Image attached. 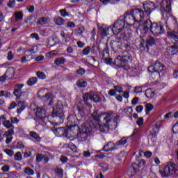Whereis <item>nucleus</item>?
Segmentation results:
<instances>
[{
  "mask_svg": "<svg viewBox=\"0 0 178 178\" xmlns=\"http://www.w3.org/2000/svg\"><path fill=\"white\" fill-rule=\"evenodd\" d=\"M136 44L138 45H154L155 44V38L152 36H148V38L145 40L144 37L140 36L137 38L135 40Z\"/></svg>",
  "mask_w": 178,
  "mask_h": 178,
  "instance_id": "12",
  "label": "nucleus"
},
{
  "mask_svg": "<svg viewBox=\"0 0 178 178\" xmlns=\"http://www.w3.org/2000/svg\"><path fill=\"white\" fill-rule=\"evenodd\" d=\"M5 74L7 76L8 80H10V79H13V76H15V68L9 67L6 70Z\"/></svg>",
  "mask_w": 178,
  "mask_h": 178,
  "instance_id": "25",
  "label": "nucleus"
},
{
  "mask_svg": "<svg viewBox=\"0 0 178 178\" xmlns=\"http://www.w3.org/2000/svg\"><path fill=\"white\" fill-rule=\"evenodd\" d=\"M16 106H17V104H16V102H13L10 104V106L8 107L9 111L12 110V109H15V108H16Z\"/></svg>",
  "mask_w": 178,
  "mask_h": 178,
  "instance_id": "62",
  "label": "nucleus"
},
{
  "mask_svg": "<svg viewBox=\"0 0 178 178\" xmlns=\"http://www.w3.org/2000/svg\"><path fill=\"white\" fill-rule=\"evenodd\" d=\"M168 35L174 40H172V44L174 45H177L178 44V29L177 31H169L168 32Z\"/></svg>",
  "mask_w": 178,
  "mask_h": 178,
  "instance_id": "20",
  "label": "nucleus"
},
{
  "mask_svg": "<svg viewBox=\"0 0 178 178\" xmlns=\"http://www.w3.org/2000/svg\"><path fill=\"white\" fill-rule=\"evenodd\" d=\"M159 173L161 177H169L170 176H178V167L175 163L170 161L167 163L161 170Z\"/></svg>",
  "mask_w": 178,
  "mask_h": 178,
  "instance_id": "6",
  "label": "nucleus"
},
{
  "mask_svg": "<svg viewBox=\"0 0 178 178\" xmlns=\"http://www.w3.org/2000/svg\"><path fill=\"white\" fill-rule=\"evenodd\" d=\"M86 31V29L84 27H79L78 29L74 30V34L77 37H80V35H83V33Z\"/></svg>",
  "mask_w": 178,
  "mask_h": 178,
  "instance_id": "35",
  "label": "nucleus"
},
{
  "mask_svg": "<svg viewBox=\"0 0 178 178\" xmlns=\"http://www.w3.org/2000/svg\"><path fill=\"white\" fill-rule=\"evenodd\" d=\"M155 3L151 1H147L143 3V10L147 14V17H150L151 13L155 12Z\"/></svg>",
  "mask_w": 178,
  "mask_h": 178,
  "instance_id": "14",
  "label": "nucleus"
},
{
  "mask_svg": "<svg viewBox=\"0 0 178 178\" xmlns=\"http://www.w3.org/2000/svg\"><path fill=\"white\" fill-rule=\"evenodd\" d=\"M112 49L114 51V52H122V51H125L126 49H128L130 51V46L129 45H114L112 46Z\"/></svg>",
  "mask_w": 178,
  "mask_h": 178,
  "instance_id": "22",
  "label": "nucleus"
},
{
  "mask_svg": "<svg viewBox=\"0 0 178 178\" xmlns=\"http://www.w3.org/2000/svg\"><path fill=\"white\" fill-rule=\"evenodd\" d=\"M60 15H61L62 17H70L72 15L66 10V9H61L59 10Z\"/></svg>",
  "mask_w": 178,
  "mask_h": 178,
  "instance_id": "37",
  "label": "nucleus"
},
{
  "mask_svg": "<svg viewBox=\"0 0 178 178\" xmlns=\"http://www.w3.org/2000/svg\"><path fill=\"white\" fill-rule=\"evenodd\" d=\"M23 19V12L18 11L15 13V22Z\"/></svg>",
  "mask_w": 178,
  "mask_h": 178,
  "instance_id": "42",
  "label": "nucleus"
},
{
  "mask_svg": "<svg viewBox=\"0 0 178 178\" xmlns=\"http://www.w3.org/2000/svg\"><path fill=\"white\" fill-rule=\"evenodd\" d=\"M23 87H24V84L23 83L17 84L14 88V92H13L14 95L17 96L19 95V92L22 91V88H23Z\"/></svg>",
  "mask_w": 178,
  "mask_h": 178,
  "instance_id": "28",
  "label": "nucleus"
},
{
  "mask_svg": "<svg viewBox=\"0 0 178 178\" xmlns=\"http://www.w3.org/2000/svg\"><path fill=\"white\" fill-rule=\"evenodd\" d=\"M113 27H115V24H113V26H100L98 28V31L102 35V37H108L109 35V31H112L114 35H118L119 33H120V30H118V33H115V31H113Z\"/></svg>",
  "mask_w": 178,
  "mask_h": 178,
  "instance_id": "13",
  "label": "nucleus"
},
{
  "mask_svg": "<svg viewBox=\"0 0 178 178\" xmlns=\"http://www.w3.org/2000/svg\"><path fill=\"white\" fill-rule=\"evenodd\" d=\"M150 19H147L145 21V22L142 24H139L137 27V32L140 33V34H143V35L147 34L148 33V31L150 30Z\"/></svg>",
  "mask_w": 178,
  "mask_h": 178,
  "instance_id": "15",
  "label": "nucleus"
},
{
  "mask_svg": "<svg viewBox=\"0 0 178 178\" xmlns=\"http://www.w3.org/2000/svg\"><path fill=\"white\" fill-rule=\"evenodd\" d=\"M76 86L78 87H82V88L87 87V81H85L83 79L79 80L76 81Z\"/></svg>",
  "mask_w": 178,
  "mask_h": 178,
  "instance_id": "43",
  "label": "nucleus"
},
{
  "mask_svg": "<svg viewBox=\"0 0 178 178\" xmlns=\"http://www.w3.org/2000/svg\"><path fill=\"white\" fill-rule=\"evenodd\" d=\"M54 63L56 65H63L65 63V58H58L54 60Z\"/></svg>",
  "mask_w": 178,
  "mask_h": 178,
  "instance_id": "46",
  "label": "nucleus"
},
{
  "mask_svg": "<svg viewBox=\"0 0 178 178\" xmlns=\"http://www.w3.org/2000/svg\"><path fill=\"white\" fill-rule=\"evenodd\" d=\"M31 38H35L37 41H38V40H40V36L38 35V33H31L30 35Z\"/></svg>",
  "mask_w": 178,
  "mask_h": 178,
  "instance_id": "60",
  "label": "nucleus"
},
{
  "mask_svg": "<svg viewBox=\"0 0 178 178\" xmlns=\"http://www.w3.org/2000/svg\"><path fill=\"white\" fill-rule=\"evenodd\" d=\"M107 42H110V45H118V44H119V42H120V41H119V39H116V38H108L107 40Z\"/></svg>",
  "mask_w": 178,
  "mask_h": 178,
  "instance_id": "38",
  "label": "nucleus"
},
{
  "mask_svg": "<svg viewBox=\"0 0 178 178\" xmlns=\"http://www.w3.org/2000/svg\"><path fill=\"white\" fill-rule=\"evenodd\" d=\"M130 137H122L120 140L116 142L117 147H119L120 145H125V144H127V140H129Z\"/></svg>",
  "mask_w": 178,
  "mask_h": 178,
  "instance_id": "31",
  "label": "nucleus"
},
{
  "mask_svg": "<svg viewBox=\"0 0 178 178\" xmlns=\"http://www.w3.org/2000/svg\"><path fill=\"white\" fill-rule=\"evenodd\" d=\"M168 35L174 40H172V44L174 45H177L178 44V29L177 31H169L168 32Z\"/></svg>",
  "mask_w": 178,
  "mask_h": 178,
  "instance_id": "21",
  "label": "nucleus"
},
{
  "mask_svg": "<svg viewBox=\"0 0 178 178\" xmlns=\"http://www.w3.org/2000/svg\"><path fill=\"white\" fill-rule=\"evenodd\" d=\"M93 101V102H101L102 99L98 95H95L94 93H92L91 100Z\"/></svg>",
  "mask_w": 178,
  "mask_h": 178,
  "instance_id": "41",
  "label": "nucleus"
},
{
  "mask_svg": "<svg viewBox=\"0 0 178 178\" xmlns=\"http://www.w3.org/2000/svg\"><path fill=\"white\" fill-rule=\"evenodd\" d=\"M38 24L40 26H44V24H48V17H41L38 19Z\"/></svg>",
  "mask_w": 178,
  "mask_h": 178,
  "instance_id": "34",
  "label": "nucleus"
},
{
  "mask_svg": "<svg viewBox=\"0 0 178 178\" xmlns=\"http://www.w3.org/2000/svg\"><path fill=\"white\" fill-rule=\"evenodd\" d=\"M115 149H118V145L113 142H109L102 148V151H105V152H111L115 151Z\"/></svg>",
  "mask_w": 178,
  "mask_h": 178,
  "instance_id": "19",
  "label": "nucleus"
},
{
  "mask_svg": "<svg viewBox=\"0 0 178 178\" xmlns=\"http://www.w3.org/2000/svg\"><path fill=\"white\" fill-rule=\"evenodd\" d=\"M130 28L127 27V29H122L120 31V33L115 35H120L119 40L120 41H126L128 43H125L124 45H133V43H130V40H131V33H127L125 31H129Z\"/></svg>",
  "mask_w": 178,
  "mask_h": 178,
  "instance_id": "10",
  "label": "nucleus"
},
{
  "mask_svg": "<svg viewBox=\"0 0 178 178\" xmlns=\"http://www.w3.org/2000/svg\"><path fill=\"white\" fill-rule=\"evenodd\" d=\"M149 26L150 31L155 37L165 34V28H163V24L162 22H152L150 19Z\"/></svg>",
  "mask_w": 178,
  "mask_h": 178,
  "instance_id": "8",
  "label": "nucleus"
},
{
  "mask_svg": "<svg viewBox=\"0 0 178 178\" xmlns=\"http://www.w3.org/2000/svg\"><path fill=\"white\" fill-rule=\"evenodd\" d=\"M167 51L170 55H175V54H177V52H178V47L177 46H169L167 48Z\"/></svg>",
  "mask_w": 178,
  "mask_h": 178,
  "instance_id": "26",
  "label": "nucleus"
},
{
  "mask_svg": "<svg viewBox=\"0 0 178 178\" xmlns=\"http://www.w3.org/2000/svg\"><path fill=\"white\" fill-rule=\"evenodd\" d=\"M136 18L133 10L127 11L123 16H121L118 20L114 22L113 30L115 34H118L119 33L118 30L121 31L122 29L130 28L134 24H136Z\"/></svg>",
  "mask_w": 178,
  "mask_h": 178,
  "instance_id": "3",
  "label": "nucleus"
},
{
  "mask_svg": "<svg viewBox=\"0 0 178 178\" xmlns=\"http://www.w3.org/2000/svg\"><path fill=\"white\" fill-rule=\"evenodd\" d=\"M18 105L21 106V108L17 110V113H18V115H20V113H22L23 111L26 109V106H27V103H26V102H19Z\"/></svg>",
  "mask_w": 178,
  "mask_h": 178,
  "instance_id": "27",
  "label": "nucleus"
},
{
  "mask_svg": "<svg viewBox=\"0 0 178 178\" xmlns=\"http://www.w3.org/2000/svg\"><path fill=\"white\" fill-rule=\"evenodd\" d=\"M33 52V50H29L25 51V56L22 58L21 63H26L27 62V58L29 56H31V54Z\"/></svg>",
  "mask_w": 178,
  "mask_h": 178,
  "instance_id": "32",
  "label": "nucleus"
},
{
  "mask_svg": "<svg viewBox=\"0 0 178 178\" xmlns=\"http://www.w3.org/2000/svg\"><path fill=\"white\" fill-rule=\"evenodd\" d=\"M165 70V65L163 64L156 61L154 65H151L148 67V72L152 73V77L153 79H159L161 77V73Z\"/></svg>",
  "mask_w": 178,
  "mask_h": 178,
  "instance_id": "7",
  "label": "nucleus"
},
{
  "mask_svg": "<svg viewBox=\"0 0 178 178\" xmlns=\"http://www.w3.org/2000/svg\"><path fill=\"white\" fill-rule=\"evenodd\" d=\"M4 152H6V154H7V155H8V156H13V155L15 154L13 150L9 149H5Z\"/></svg>",
  "mask_w": 178,
  "mask_h": 178,
  "instance_id": "57",
  "label": "nucleus"
},
{
  "mask_svg": "<svg viewBox=\"0 0 178 178\" xmlns=\"http://www.w3.org/2000/svg\"><path fill=\"white\" fill-rule=\"evenodd\" d=\"M90 51L91 48L88 46L85 49L83 50V55H88Z\"/></svg>",
  "mask_w": 178,
  "mask_h": 178,
  "instance_id": "59",
  "label": "nucleus"
},
{
  "mask_svg": "<svg viewBox=\"0 0 178 178\" xmlns=\"http://www.w3.org/2000/svg\"><path fill=\"white\" fill-rule=\"evenodd\" d=\"M69 133L70 134H72V131H68V133H66L65 136L70 141H74V140H76V137L77 138H81L82 141H84V140L87 138V134L91 133V126H90L88 122L83 124L82 133L80 132L79 134H77V136H76V134H72L71 136H70Z\"/></svg>",
  "mask_w": 178,
  "mask_h": 178,
  "instance_id": "5",
  "label": "nucleus"
},
{
  "mask_svg": "<svg viewBox=\"0 0 178 178\" xmlns=\"http://www.w3.org/2000/svg\"><path fill=\"white\" fill-rule=\"evenodd\" d=\"M74 27H76V24H74V22H67V24L65 26L66 29H74Z\"/></svg>",
  "mask_w": 178,
  "mask_h": 178,
  "instance_id": "49",
  "label": "nucleus"
},
{
  "mask_svg": "<svg viewBox=\"0 0 178 178\" xmlns=\"http://www.w3.org/2000/svg\"><path fill=\"white\" fill-rule=\"evenodd\" d=\"M35 8L34 7V6H28L26 7V10H28V12L29 13H33L35 10Z\"/></svg>",
  "mask_w": 178,
  "mask_h": 178,
  "instance_id": "55",
  "label": "nucleus"
},
{
  "mask_svg": "<svg viewBox=\"0 0 178 178\" xmlns=\"http://www.w3.org/2000/svg\"><path fill=\"white\" fill-rule=\"evenodd\" d=\"M145 95L147 98H152V97L155 95V92H154V91H152L151 89H147L145 90Z\"/></svg>",
  "mask_w": 178,
  "mask_h": 178,
  "instance_id": "40",
  "label": "nucleus"
},
{
  "mask_svg": "<svg viewBox=\"0 0 178 178\" xmlns=\"http://www.w3.org/2000/svg\"><path fill=\"white\" fill-rule=\"evenodd\" d=\"M24 172L29 176H33V175H34V170H33V169L30 168L29 167L25 168Z\"/></svg>",
  "mask_w": 178,
  "mask_h": 178,
  "instance_id": "45",
  "label": "nucleus"
},
{
  "mask_svg": "<svg viewBox=\"0 0 178 178\" xmlns=\"http://www.w3.org/2000/svg\"><path fill=\"white\" fill-rule=\"evenodd\" d=\"M17 97V99H27V97H29V90L26 92H22L19 95L18 94Z\"/></svg>",
  "mask_w": 178,
  "mask_h": 178,
  "instance_id": "30",
  "label": "nucleus"
},
{
  "mask_svg": "<svg viewBox=\"0 0 178 178\" xmlns=\"http://www.w3.org/2000/svg\"><path fill=\"white\" fill-rule=\"evenodd\" d=\"M3 125L4 127L6 129H11L8 131L6 132L5 135L9 137V136H13L14 134V131H13V124L10 123V121L6 120V118L4 117V120L3 121Z\"/></svg>",
  "mask_w": 178,
  "mask_h": 178,
  "instance_id": "17",
  "label": "nucleus"
},
{
  "mask_svg": "<svg viewBox=\"0 0 178 178\" xmlns=\"http://www.w3.org/2000/svg\"><path fill=\"white\" fill-rule=\"evenodd\" d=\"M114 90L115 91V92H123V88H122V86H114Z\"/></svg>",
  "mask_w": 178,
  "mask_h": 178,
  "instance_id": "53",
  "label": "nucleus"
},
{
  "mask_svg": "<svg viewBox=\"0 0 178 178\" xmlns=\"http://www.w3.org/2000/svg\"><path fill=\"white\" fill-rule=\"evenodd\" d=\"M132 12L135 17L136 23L140 24V22H142L145 16H148V14L142 8H134L132 10Z\"/></svg>",
  "mask_w": 178,
  "mask_h": 178,
  "instance_id": "11",
  "label": "nucleus"
},
{
  "mask_svg": "<svg viewBox=\"0 0 178 178\" xmlns=\"http://www.w3.org/2000/svg\"><path fill=\"white\" fill-rule=\"evenodd\" d=\"M90 35H91L90 40L95 41V36L97 35V31L95 28H93L92 31L90 33Z\"/></svg>",
  "mask_w": 178,
  "mask_h": 178,
  "instance_id": "51",
  "label": "nucleus"
},
{
  "mask_svg": "<svg viewBox=\"0 0 178 178\" xmlns=\"http://www.w3.org/2000/svg\"><path fill=\"white\" fill-rule=\"evenodd\" d=\"M173 133H178V122L172 127Z\"/></svg>",
  "mask_w": 178,
  "mask_h": 178,
  "instance_id": "63",
  "label": "nucleus"
},
{
  "mask_svg": "<svg viewBox=\"0 0 178 178\" xmlns=\"http://www.w3.org/2000/svg\"><path fill=\"white\" fill-rule=\"evenodd\" d=\"M136 124L139 127L143 126V124H144V118H138V120L136 121Z\"/></svg>",
  "mask_w": 178,
  "mask_h": 178,
  "instance_id": "58",
  "label": "nucleus"
},
{
  "mask_svg": "<svg viewBox=\"0 0 178 178\" xmlns=\"http://www.w3.org/2000/svg\"><path fill=\"white\" fill-rule=\"evenodd\" d=\"M145 109L146 115H149V112L154 109V106L151 104H147L145 105Z\"/></svg>",
  "mask_w": 178,
  "mask_h": 178,
  "instance_id": "44",
  "label": "nucleus"
},
{
  "mask_svg": "<svg viewBox=\"0 0 178 178\" xmlns=\"http://www.w3.org/2000/svg\"><path fill=\"white\" fill-rule=\"evenodd\" d=\"M104 125H101V124H98L97 125V129H99V131H101L102 133H105L106 131H108V129H106V125L105 124V122H104Z\"/></svg>",
  "mask_w": 178,
  "mask_h": 178,
  "instance_id": "36",
  "label": "nucleus"
},
{
  "mask_svg": "<svg viewBox=\"0 0 178 178\" xmlns=\"http://www.w3.org/2000/svg\"><path fill=\"white\" fill-rule=\"evenodd\" d=\"M102 55L104 63L106 65H111V63H112V58H109V54H108L106 51H104Z\"/></svg>",
  "mask_w": 178,
  "mask_h": 178,
  "instance_id": "24",
  "label": "nucleus"
},
{
  "mask_svg": "<svg viewBox=\"0 0 178 178\" xmlns=\"http://www.w3.org/2000/svg\"><path fill=\"white\" fill-rule=\"evenodd\" d=\"M67 108V104H62V102H57L56 106L53 107V112L51 115L47 116V110L44 107H39L36 108L35 115L39 120H49L51 118L58 120L59 123H63V119H65L64 110Z\"/></svg>",
  "mask_w": 178,
  "mask_h": 178,
  "instance_id": "1",
  "label": "nucleus"
},
{
  "mask_svg": "<svg viewBox=\"0 0 178 178\" xmlns=\"http://www.w3.org/2000/svg\"><path fill=\"white\" fill-rule=\"evenodd\" d=\"M37 81L38 79L36 77H32L27 81V84L28 86H30L31 87L33 86H35V84H37Z\"/></svg>",
  "mask_w": 178,
  "mask_h": 178,
  "instance_id": "39",
  "label": "nucleus"
},
{
  "mask_svg": "<svg viewBox=\"0 0 178 178\" xmlns=\"http://www.w3.org/2000/svg\"><path fill=\"white\" fill-rule=\"evenodd\" d=\"M55 172L57 176H58V177H63V170H62L61 168H57L55 169Z\"/></svg>",
  "mask_w": 178,
  "mask_h": 178,
  "instance_id": "48",
  "label": "nucleus"
},
{
  "mask_svg": "<svg viewBox=\"0 0 178 178\" xmlns=\"http://www.w3.org/2000/svg\"><path fill=\"white\" fill-rule=\"evenodd\" d=\"M131 60H133V57L131 56V54H130L127 51L124 50L122 51V55L118 56L115 59L114 62L115 65H121V66H123V65L130 63Z\"/></svg>",
  "mask_w": 178,
  "mask_h": 178,
  "instance_id": "9",
  "label": "nucleus"
},
{
  "mask_svg": "<svg viewBox=\"0 0 178 178\" xmlns=\"http://www.w3.org/2000/svg\"><path fill=\"white\" fill-rule=\"evenodd\" d=\"M163 7L160 8L163 17H165V14L169 15L172 12V1L170 0H165L163 1Z\"/></svg>",
  "mask_w": 178,
  "mask_h": 178,
  "instance_id": "16",
  "label": "nucleus"
},
{
  "mask_svg": "<svg viewBox=\"0 0 178 178\" xmlns=\"http://www.w3.org/2000/svg\"><path fill=\"white\" fill-rule=\"evenodd\" d=\"M14 158L15 161H22V159H23V157L22 156V153L20 152H17Z\"/></svg>",
  "mask_w": 178,
  "mask_h": 178,
  "instance_id": "52",
  "label": "nucleus"
},
{
  "mask_svg": "<svg viewBox=\"0 0 178 178\" xmlns=\"http://www.w3.org/2000/svg\"><path fill=\"white\" fill-rule=\"evenodd\" d=\"M101 167L102 168L103 172H106V170L109 169V168L108 167V164L106 163H102Z\"/></svg>",
  "mask_w": 178,
  "mask_h": 178,
  "instance_id": "61",
  "label": "nucleus"
},
{
  "mask_svg": "<svg viewBox=\"0 0 178 178\" xmlns=\"http://www.w3.org/2000/svg\"><path fill=\"white\" fill-rule=\"evenodd\" d=\"M68 148H70V149H72V151H73V152H76V147L74 145V144H73L72 143H69Z\"/></svg>",
  "mask_w": 178,
  "mask_h": 178,
  "instance_id": "56",
  "label": "nucleus"
},
{
  "mask_svg": "<svg viewBox=\"0 0 178 178\" xmlns=\"http://www.w3.org/2000/svg\"><path fill=\"white\" fill-rule=\"evenodd\" d=\"M7 6L10 8V9H13V8L16 6V0H9Z\"/></svg>",
  "mask_w": 178,
  "mask_h": 178,
  "instance_id": "47",
  "label": "nucleus"
},
{
  "mask_svg": "<svg viewBox=\"0 0 178 178\" xmlns=\"http://www.w3.org/2000/svg\"><path fill=\"white\" fill-rule=\"evenodd\" d=\"M37 76L39 79H41V80H45V79H47V75L42 72H38Z\"/></svg>",
  "mask_w": 178,
  "mask_h": 178,
  "instance_id": "50",
  "label": "nucleus"
},
{
  "mask_svg": "<svg viewBox=\"0 0 178 178\" xmlns=\"http://www.w3.org/2000/svg\"><path fill=\"white\" fill-rule=\"evenodd\" d=\"M30 136L33 138L34 141L36 143H40V141H41V137H40V135L34 131L30 132Z\"/></svg>",
  "mask_w": 178,
  "mask_h": 178,
  "instance_id": "29",
  "label": "nucleus"
},
{
  "mask_svg": "<svg viewBox=\"0 0 178 178\" xmlns=\"http://www.w3.org/2000/svg\"><path fill=\"white\" fill-rule=\"evenodd\" d=\"M92 93H86L83 95V99L85 102V105H81V102H79L77 106V111L79 115L81 116V118H84V116H87L88 113H90V111L92 107L90 104L87 103V101L89 99L91 101V97Z\"/></svg>",
  "mask_w": 178,
  "mask_h": 178,
  "instance_id": "4",
  "label": "nucleus"
},
{
  "mask_svg": "<svg viewBox=\"0 0 178 178\" xmlns=\"http://www.w3.org/2000/svg\"><path fill=\"white\" fill-rule=\"evenodd\" d=\"M54 23L56 26H63L65 24V19L60 17H56L54 19Z\"/></svg>",
  "mask_w": 178,
  "mask_h": 178,
  "instance_id": "33",
  "label": "nucleus"
},
{
  "mask_svg": "<svg viewBox=\"0 0 178 178\" xmlns=\"http://www.w3.org/2000/svg\"><path fill=\"white\" fill-rule=\"evenodd\" d=\"M54 133L57 137H62L66 134V129L65 127H58L54 130Z\"/></svg>",
  "mask_w": 178,
  "mask_h": 178,
  "instance_id": "23",
  "label": "nucleus"
},
{
  "mask_svg": "<svg viewBox=\"0 0 178 178\" xmlns=\"http://www.w3.org/2000/svg\"><path fill=\"white\" fill-rule=\"evenodd\" d=\"M92 118L94 119V120H96V122H99L102 118L106 126V129H108V130H115V129L118 127V123L120 122V117L119 115L113 112L104 113H99V111H96L92 114Z\"/></svg>",
  "mask_w": 178,
  "mask_h": 178,
  "instance_id": "2",
  "label": "nucleus"
},
{
  "mask_svg": "<svg viewBox=\"0 0 178 178\" xmlns=\"http://www.w3.org/2000/svg\"><path fill=\"white\" fill-rule=\"evenodd\" d=\"M79 122V120L77 119V117L74 115H70L67 118V127L70 129H72V127H75V126H77V122Z\"/></svg>",
  "mask_w": 178,
  "mask_h": 178,
  "instance_id": "18",
  "label": "nucleus"
},
{
  "mask_svg": "<svg viewBox=\"0 0 178 178\" xmlns=\"http://www.w3.org/2000/svg\"><path fill=\"white\" fill-rule=\"evenodd\" d=\"M13 54L12 51L8 52V56H7V59L8 60H13Z\"/></svg>",
  "mask_w": 178,
  "mask_h": 178,
  "instance_id": "64",
  "label": "nucleus"
},
{
  "mask_svg": "<svg viewBox=\"0 0 178 178\" xmlns=\"http://www.w3.org/2000/svg\"><path fill=\"white\" fill-rule=\"evenodd\" d=\"M44 161V156L42 154H38L36 156V162H42Z\"/></svg>",
  "mask_w": 178,
  "mask_h": 178,
  "instance_id": "54",
  "label": "nucleus"
}]
</instances>
